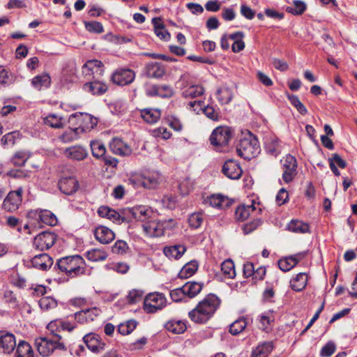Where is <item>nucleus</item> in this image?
<instances>
[{
	"instance_id": "nucleus-1",
	"label": "nucleus",
	"mask_w": 357,
	"mask_h": 357,
	"mask_svg": "<svg viewBox=\"0 0 357 357\" xmlns=\"http://www.w3.org/2000/svg\"><path fill=\"white\" fill-rule=\"evenodd\" d=\"M220 304V300L217 296L208 294L189 312L188 316L195 323L204 324L213 316Z\"/></svg>"
},
{
	"instance_id": "nucleus-2",
	"label": "nucleus",
	"mask_w": 357,
	"mask_h": 357,
	"mask_svg": "<svg viewBox=\"0 0 357 357\" xmlns=\"http://www.w3.org/2000/svg\"><path fill=\"white\" fill-rule=\"evenodd\" d=\"M56 266L67 276L73 278L86 273V263L79 255L66 256L57 260Z\"/></svg>"
},
{
	"instance_id": "nucleus-3",
	"label": "nucleus",
	"mask_w": 357,
	"mask_h": 357,
	"mask_svg": "<svg viewBox=\"0 0 357 357\" xmlns=\"http://www.w3.org/2000/svg\"><path fill=\"white\" fill-rule=\"evenodd\" d=\"M161 181V176L156 171H146L142 173H133L128 178V183L135 188L143 187L147 189L155 188Z\"/></svg>"
},
{
	"instance_id": "nucleus-4",
	"label": "nucleus",
	"mask_w": 357,
	"mask_h": 357,
	"mask_svg": "<svg viewBox=\"0 0 357 357\" xmlns=\"http://www.w3.org/2000/svg\"><path fill=\"white\" fill-rule=\"evenodd\" d=\"M238 155L245 160H250L260 152V146L257 139L250 134L239 141L236 147Z\"/></svg>"
},
{
	"instance_id": "nucleus-5",
	"label": "nucleus",
	"mask_w": 357,
	"mask_h": 357,
	"mask_svg": "<svg viewBox=\"0 0 357 357\" xmlns=\"http://www.w3.org/2000/svg\"><path fill=\"white\" fill-rule=\"evenodd\" d=\"M176 222L172 219L158 221L154 217L142 224L144 234L149 237H159L164 234L166 229H172Z\"/></svg>"
},
{
	"instance_id": "nucleus-6",
	"label": "nucleus",
	"mask_w": 357,
	"mask_h": 357,
	"mask_svg": "<svg viewBox=\"0 0 357 357\" xmlns=\"http://www.w3.org/2000/svg\"><path fill=\"white\" fill-rule=\"evenodd\" d=\"M61 336H39L36 339V345L39 354L49 356L56 349H63L64 345L59 342Z\"/></svg>"
},
{
	"instance_id": "nucleus-7",
	"label": "nucleus",
	"mask_w": 357,
	"mask_h": 357,
	"mask_svg": "<svg viewBox=\"0 0 357 357\" xmlns=\"http://www.w3.org/2000/svg\"><path fill=\"white\" fill-rule=\"evenodd\" d=\"M233 137L231 129L228 126L217 127L210 136L211 144L220 151L227 146Z\"/></svg>"
},
{
	"instance_id": "nucleus-8",
	"label": "nucleus",
	"mask_w": 357,
	"mask_h": 357,
	"mask_svg": "<svg viewBox=\"0 0 357 357\" xmlns=\"http://www.w3.org/2000/svg\"><path fill=\"white\" fill-rule=\"evenodd\" d=\"M69 122L75 123L79 132H86L93 129L97 124L96 119L87 113H75L69 116Z\"/></svg>"
},
{
	"instance_id": "nucleus-9",
	"label": "nucleus",
	"mask_w": 357,
	"mask_h": 357,
	"mask_svg": "<svg viewBox=\"0 0 357 357\" xmlns=\"http://www.w3.org/2000/svg\"><path fill=\"white\" fill-rule=\"evenodd\" d=\"M167 299L158 292L150 293L144 300V310L147 313H155L166 306Z\"/></svg>"
},
{
	"instance_id": "nucleus-10",
	"label": "nucleus",
	"mask_w": 357,
	"mask_h": 357,
	"mask_svg": "<svg viewBox=\"0 0 357 357\" xmlns=\"http://www.w3.org/2000/svg\"><path fill=\"white\" fill-rule=\"evenodd\" d=\"M135 77L136 73L133 70L128 68H119L112 73L110 80L117 86H124L132 83Z\"/></svg>"
},
{
	"instance_id": "nucleus-11",
	"label": "nucleus",
	"mask_w": 357,
	"mask_h": 357,
	"mask_svg": "<svg viewBox=\"0 0 357 357\" xmlns=\"http://www.w3.org/2000/svg\"><path fill=\"white\" fill-rule=\"evenodd\" d=\"M56 241V235L53 232L43 231L36 236L33 240V247L43 251L50 249Z\"/></svg>"
},
{
	"instance_id": "nucleus-12",
	"label": "nucleus",
	"mask_w": 357,
	"mask_h": 357,
	"mask_svg": "<svg viewBox=\"0 0 357 357\" xmlns=\"http://www.w3.org/2000/svg\"><path fill=\"white\" fill-rule=\"evenodd\" d=\"M23 189L19 187L16 190L10 191L3 202V208L8 211H15L18 209L22 201Z\"/></svg>"
},
{
	"instance_id": "nucleus-13",
	"label": "nucleus",
	"mask_w": 357,
	"mask_h": 357,
	"mask_svg": "<svg viewBox=\"0 0 357 357\" xmlns=\"http://www.w3.org/2000/svg\"><path fill=\"white\" fill-rule=\"evenodd\" d=\"M283 174L282 178L285 183H288L293 180L297 174V161L294 156L288 154L282 160Z\"/></svg>"
},
{
	"instance_id": "nucleus-14",
	"label": "nucleus",
	"mask_w": 357,
	"mask_h": 357,
	"mask_svg": "<svg viewBox=\"0 0 357 357\" xmlns=\"http://www.w3.org/2000/svg\"><path fill=\"white\" fill-rule=\"evenodd\" d=\"M129 213L133 218L144 223L150 220L155 216L153 210L146 206H137L128 210Z\"/></svg>"
},
{
	"instance_id": "nucleus-15",
	"label": "nucleus",
	"mask_w": 357,
	"mask_h": 357,
	"mask_svg": "<svg viewBox=\"0 0 357 357\" xmlns=\"http://www.w3.org/2000/svg\"><path fill=\"white\" fill-rule=\"evenodd\" d=\"M102 63L97 59L87 61L82 66V74L89 79L93 75H102L104 72Z\"/></svg>"
},
{
	"instance_id": "nucleus-16",
	"label": "nucleus",
	"mask_w": 357,
	"mask_h": 357,
	"mask_svg": "<svg viewBox=\"0 0 357 357\" xmlns=\"http://www.w3.org/2000/svg\"><path fill=\"white\" fill-rule=\"evenodd\" d=\"M77 326L75 324H71L61 319H57L50 321L48 324L47 328L51 332L52 335H57L58 333L61 332L70 333Z\"/></svg>"
},
{
	"instance_id": "nucleus-17",
	"label": "nucleus",
	"mask_w": 357,
	"mask_h": 357,
	"mask_svg": "<svg viewBox=\"0 0 357 357\" xmlns=\"http://www.w3.org/2000/svg\"><path fill=\"white\" fill-rule=\"evenodd\" d=\"M86 347L93 352L102 351L107 344L105 336H83Z\"/></svg>"
},
{
	"instance_id": "nucleus-18",
	"label": "nucleus",
	"mask_w": 357,
	"mask_h": 357,
	"mask_svg": "<svg viewBox=\"0 0 357 357\" xmlns=\"http://www.w3.org/2000/svg\"><path fill=\"white\" fill-rule=\"evenodd\" d=\"M59 188L65 195H70L79 188V182L74 176H64L59 181Z\"/></svg>"
},
{
	"instance_id": "nucleus-19",
	"label": "nucleus",
	"mask_w": 357,
	"mask_h": 357,
	"mask_svg": "<svg viewBox=\"0 0 357 357\" xmlns=\"http://www.w3.org/2000/svg\"><path fill=\"white\" fill-rule=\"evenodd\" d=\"M29 215L50 226H54L58 222L56 215L52 211L48 210L37 209L31 211L29 213Z\"/></svg>"
},
{
	"instance_id": "nucleus-20",
	"label": "nucleus",
	"mask_w": 357,
	"mask_h": 357,
	"mask_svg": "<svg viewBox=\"0 0 357 357\" xmlns=\"http://www.w3.org/2000/svg\"><path fill=\"white\" fill-rule=\"evenodd\" d=\"M109 149L112 153L121 156H127L131 154L132 149L121 138L114 137L109 143Z\"/></svg>"
},
{
	"instance_id": "nucleus-21",
	"label": "nucleus",
	"mask_w": 357,
	"mask_h": 357,
	"mask_svg": "<svg viewBox=\"0 0 357 357\" xmlns=\"http://www.w3.org/2000/svg\"><path fill=\"white\" fill-rule=\"evenodd\" d=\"M222 173L229 178L238 179L243 173L239 164L234 160L226 161L222 167Z\"/></svg>"
},
{
	"instance_id": "nucleus-22",
	"label": "nucleus",
	"mask_w": 357,
	"mask_h": 357,
	"mask_svg": "<svg viewBox=\"0 0 357 357\" xmlns=\"http://www.w3.org/2000/svg\"><path fill=\"white\" fill-rule=\"evenodd\" d=\"M95 238L102 244H108L115 238L114 231L109 228L100 225L93 231Z\"/></svg>"
},
{
	"instance_id": "nucleus-23",
	"label": "nucleus",
	"mask_w": 357,
	"mask_h": 357,
	"mask_svg": "<svg viewBox=\"0 0 357 357\" xmlns=\"http://www.w3.org/2000/svg\"><path fill=\"white\" fill-rule=\"evenodd\" d=\"M31 266L40 271H47L53 264L52 258L46 253L34 256L31 260Z\"/></svg>"
},
{
	"instance_id": "nucleus-24",
	"label": "nucleus",
	"mask_w": 357,
	"mask_h": 357,
	"mask_svg": "<svg viewBox=\"0 0 357 357\" xmlns=\"http://www.w3.org/2000/svg\"><path fill=\"white\" fill-rule=\"evenodd\" d=\"M258 327L264 333H269L273 326V322L275 320V312L269 310L261 313L258 317Z\"/></svg>"
},
{
	"instance_id": "nucleus-25",
	"label": "nucleus",
	"mask_w": 357,
	"mask_h": 357,
	"mask_svg": "<svg viewBox=\"0 0 357 357\" xmlns=\"http://www.w3.org/2000/svg\"><path fill=\"white\" fill-rule=\"evenodd\" d=\"M63 154L70 160L80 161L87 157L88 152L83 146L76 145L66 148L63 151Z\"/></svg>"
},
{
	"instance_id": "nucleus-26",
	"label": "nucleus",
	"mask_w": 357,
	"mask_h": 357,
	"mask_svg": "<svg viewBox=\"0 0 357 357\" xmlns=\"http://www.w3.org/2000/svg\"><path fill=\"white\" fill-rule=\"evenodd\" d=\"M107 84L100 82H89L83 85V90L93 95H102L107 91Z\"/></svg>"
},
{
	"instance_id": "nucleus-27",
	"label": "nucleus",
	"mask_w": 357,
	"mask_h": 357,
	"mask_svg": "<svg viewBox=\"0 0 357 357\" xmlns=\"http://www.w3.org/2000/svg\"><path fill=\"white\" fill-rule=\"evenodd\" d=\"M185 251L186 248L183 245L166 246L163 249L164 255L170 259L181 258Z\"/></svg>"
},
{
	"instance_id": "nucleus-28",
	"label": "nucleus",
	"mask_w": 357,
	"mask_h": 357,
	"mask_svg": "<svg viewBox=\"0 0 357 357\" xmlns=\"http://www.w3.org/2000/svg\"><path fill=\"white\" fill-rule=\"evenodd\" d=\"M307 281V275L305 273H299L291 278L290 286L293 290L301 291L305 288Z\"/></svg>"
},
{
	"instance_id": "nucleus-29",
	"label": "nucleus",
	"mask_w": 357,
	"mask_h": 357,
	"mask_svg": "<svg viewBox=\"0 0 357 357\" xmlns=\"http://www.w3.org/2000/svg\"><path fill=\"white\" fill-rule=\"evenodd\" d=\"M147 76L151 78L159 79L165 74L164 66L160 63L154 62L149 63L146 67Z\"/></svg>"
},
{
	"instance_id": "nucleus-30",
	"label": "nucleus",
	"mask_w": 357,
	"mask_h": 357,
	"mask_svg": "<svg viewBox=\"0 0 357 357\" xmlns=\"http://www.w3.org/2000/svg\"><path fill=\"white\" fill-rule=\"evenodd\" d=\"M165 327L167 331L179 335L183 333L186 331L187 323L186 321L181 320L172 319L168 321L165 324Z\"/></svg>"
},
{
	"instance_id": "nucleus-31",
	"label": "nucleus",
	"mask_w": 357,
	"mask_h": 357,
	"mask_svg": "<svg viewBox=\"0 0 357 357\" xmlns=\"http://www.w3.org/2000/svg\"><path fill=\"white\" fill-rule=\"evenodd\" d=\"M15 336H0V352L10 354L16 347Z\"/></svg>"
},
{
	"instance_id": "nucleus-32",
	"label": "nucleus",
	"mask_w": 357,
	"mask_h": 357,
	"mask_svg": "<svg viewBox=\"0 0 357 357\" xmlns=\"http://www.w3.org/2000/svg\"><path fill=\"white\" fill-rule=\"evenodd\" d=\"M265 149L269 154L277 156L281 152L280 142L274 137H267L265 141Z\"/></svg>"
},
{
	"instance_id": "nucleus-33",
	"label": "nucleus",
	"mask_w": 357,
	"mask_h": 357,
	"mask_svg": "<svg viewBox=\"0 0 357 357\" xmlns=\"http://www.w3.org/2000/svg\"><path fill=\"white\" fill-rule=\"evenodd\" d=\"M50 84L51 78L47 74L37 75L31 79V85L38 91L47 89Z\"/></svg>"
},
{
	"instance_id": "nucleus-34",
	"label": "nucleus",
	"mask_w": 357,
	"mask_h": 357,
	"mask_svg": "<svg viewBox=\"0 0 357 357\" xmlns=\"http://www.w3.org/2000/svg\"><path fill=\"white\" fill-rule=\"evenodd\" d=\"M161 113L159 109L146 108L141 110L142 118L149 123H154L160 118Z\"/></svg>"
},
{
	"instance_id": "nucleus-35",
	"label": "nucleus",
	"mask_w": 357,
	"mask_h": 357,
	"mask_svg": "<svg viewBox=\"0 0 357 357\" xmlns=\"http://www.w3.org/2000/svg\"><path fill=\"white\" fill-rule=\"evenodd\" d=\"M273 349V342L259 344L252 353L251 357H267Z\"/></svg>"
},
{
	"instance_id": "nucleus-36",
	"label": "nucleus",
	"mask_w": 357,
	"mask_h": 357,
	"mask_svg": "<svg viewBox=\"0 0 357 357\" xmlns=\"http://www.w3.org/2000/svg\"><path fill=\"white\" fill-rule=\"evenodd\" d=\"M210 206L217 208H225L229 207V199L221 195H213L208 199Z\"/></svg>"
},
{
	"instance_id": "nucleus-37",
	"label": "nucleus",
	"mask_w": 357,
	"mask_h": 357,
	"mask_svg": "<svg viewBox=\"0 0 357 357\" xmlns=\"http://www.w3.org/2000/svg\"><path fill=\"white\" fill-rule=\"evenodd\" d=\"M31 153L27 151H18L14 153L10 162L15 167H22L31 157Z\"/></svg>"
},
{
	"instance_id": "nucleus-38",
	"label": "nucleus",
	"mask_w": 357,
	"mask_h": 357,
	"mask_svg": "<svg viewBox=\"0 0 357 357\" xmlns=\"http://www.w3.org/2000/svg\"><path fill=\"white\" fill-rule=\"evenodd\" d=\"M202 284L197 282H188L183 286V290L185 293L186 296L194 298L202 290Z\"/></svg>"
},
{
	"instance_id": "nucleus-39",
	"label": "nucleus",
	"mask_w": 357,
	"mask_h": 357,
	"mask_svg": "<svg viewBox=\"0 0 357 357\" xmlns=\"http://www.w3.org/2000/svg\"><path fill=\"white\" fill-rule=\"evenodd\" d=\"M198 268V264L196 261H190L185 264L178 273V277L186 279L192 276Z\"/></svg>"
},
{
	"instance_id": "nucleus-40",
	"label": "nucleus",
	"mask_w": 357,
	"mask_h": 357,
	"mask_svg": "<svg viewBox=\"0 0 357 357\" xmlns=\"http://www.w3.org/2000/svg\"><path fill=\"white\" fill-rule=\"evenodd\" d=\"M233 95L231 89L227 86L218 89L216 92L218 100L222 105L229 103L233 98Z\"/></svg>"
},
{
	"instance_id": "nucleus-41",
	"label": "nucleus",
	"mask_w": 357,
	"mask_h": 357,
	"mask_svg": "<svg viewBox=\"0 0 357 357\" xmlns=\"http://www.w3.org/2000/svg\"><path fill=\"white\" fill-rule=\"evenodd\" d=\"M244 33L242 31H237L229 35V38L234 40L231 45V49L234 52H239L245 48V43L243 40Z\"/></svg>"
},
{
	"instance_id": "nucleus-42",
	"label": "nucleus",
	"mask_w": 357,
	"mask_h": 357,
	"mask_svg": "<svg viewBox=\"0 0 357 357\" xmlns=\"http://www.w3.org/2000/svg\"><path fill=\"white\" fill-rule=\"evenodd\" d=\"M287 229L294 233H306L309 230L307 224L298 220H292L287 226Z\"/></svg>"
},
{
	"instance_id": "nucleus-43",
	"label": "nucleus",
	"mask_w": 357,
	"mask_h": 357,
	"mask_svg": "<svg viewBox=\"0 0 357 357\" xmlns=\"http://www.w3.org/2000/svg\"><path fill=\"white\" fill-rule=\"evenodd\" d=\"M16 357H33L31 345L25 341H20L17 347Z\"/></svg>"
},
{
	"instance_id": "nucleus-44",
	"label": "nucleus",
	"mask_w": 357,
	"mask_h": 357,
	"mask_svg": "<svg viewBox=\"0 0 357 357\" xmlns=\"http://www.w3.org/2000/svg\"><path fill=\"white\" fill-rule=\"evenodd\" d=\"M307 5L303 1L294 0L293 6H287L286 8V11L294 15H300L305 11Z\"/></svg>"
},
{
	"instance_id": "nucleus-45",
	"label": "nucleus",
	"mask_w": 357,
	"mask_h": 357,
	"mask_svg": "<svg viewBox=\"0 0 357 357\" xmlns=\"http://www.w3.org/2000/svg\"><path fill=\"white\" fill-rule=\"evenodd\" d=\"M255 209L253 204L241 205L236 209V218L238 220L243 221L246 220L250 215V213Z\"/></svg>"
},
{
	"instance_id": "nucleus-46",
	"label": "nucleus",
	"mask_w": 357,
	"mask_h": 357,
	"mask_svg": "<svg viewBox=\"0 0 357 357\" xmlns=\"http://www.w3.org/2000/svg\"><path fill=\"white\" fill-rule=\"evenodd\" d=\"M204 92V88L200 85H192L185 89L182 94L185 98H195L202 96Z\"/></svg>"
},
{
	"instance_id": "nucleus-47",
	"label": "nucleus",
	"mask_w": 357,
	"mask_h": 357,
	"mask_svg": "<svg viewBox=\"0 0 357 357\" xmlns=\"http://www.w3.org/2000/svg\"><path fill=\"white\" fill-rule=\"evenodd\" d=\"M44 123L51 128H61L63 126V119L52 114L44 119Z\"/></svg>"
},
{
	"instance_id": "nucleus-48",
	"label": "nucleus",
	"mask_w": 357,
	"mask_h": 357,
	"mask_svg": "<svg viewBox=\"0 0 357 357\" xmlns=\"http://www.w3.org/2000/svg\"><path fill=\"white\" fill-rule=\"evenodd\" d=\"M137 322L134 319L128 320L118 326V332L121 335H129L136 328Z\"/></svg>"
},
{
	"instance_id": "nucleus-49",
	"label": "nucleus",
	"mask_w": 357,
	"mask_h": 357,
	"mask_svg": "<svg viewBox=\"0 0 357 357\" xmlns=\"http://www.w3.org/2000/svg\"><path fill=\"white\" fill-rule=\"evenodd\" d=\"M221 271L227 278H234L236 275L234 264L231 259L225 260L221 264Z\"/></svg>"
},
{
	"instance_id": "nucleus-50",
	"label": "nucleus",
	"mask_w": 357,
	"mask_h": 357,
	"mask_svg": "<svg viewBox=\"0 0 357 357\" xmlns=\"http://www.w3.org/2000/svg\"><path fill=\"white\" fill-rule=\"evenodd\" d=\"M245 319L241 318L234 321L229 326V332L231 335H238L244 331L247 326Z\"/></svg>"
},
{
	"instance_id": "nucleus-51",
	"label": "nucleus",
	"mask_w": 357,
	"mask_h": 357,
	"mask_svg": "<svg viewBox=\"0 0 357 357\" xmlns=\"http://www.w3.org/2000/svg\"><path fill=\"white\" fill-rule=\"evenodd\" d=\"M107 257V253L100 249H92L86 252L87 259L92 261H104Z\"/></svg>"
},
{
	"instance_id": "nucleus-52",
	"label": "nucleus",
	"mask_w": 357,
	"mask_h": 357,
	"mask_svg": "<svg viewBox=\"0 0 357 357\" xmlns=\"http://www.w3.org/2000/svg\"><path fill=\"white\" fill-rule=\"evenodd\" d=\"M79 132L75 128H68L59 136V139L63 143L73 142L78 138Z\"/></svg>"
},
{
	"instance_id": "nucleus-53",
	"label": "nucleus",
	"mask_w": 357,
	"mask_h": 357,
	"mask_svg": "<svg viewBox=\"0 0 357 357\" xmlns=\"http://www.w3.org/2000/svg\"><path fill=\"white\" fill-rule=\"evenodd\" d=\"M21 138V134L19 131H13L3 136L1 143L3 145L13 146L16 141Z\"/></svg>"
},
{
	"instance_id": "nucleus-54",
	"label": "nucleus",
	"mask_w": 357,
	"mask_h": 357,
	"mask_svg": "<svg viewBox=\"0 0 357 357\" xmlns=\"http://www.w3.org/2000/svg\"><path fill=\"white\" fill-rule=\"evenodd\" d=\"M91 148L93 155L97 158H102L105 155V146L99 141L91 142Z\"/></svg>"
},
{
	"instance_id": "nucleus-55",
	"label": "nucleus",
	"mask_w": 357,
	"mask_h": 357,
	"mask_svg": "<svg viewBox=\"0 0 357 357\" xmlns=\"http://www.w3.org/2000/svg\"><path fill=\"white\" fill-rule=\"evenodd\" d=\"M39 305L42 310H49L57 306V301L52 297L44 296L40 299Z\"/></svg>"
},
{
	"instance_id": "nucleus-56",
	"label": "nucleus",
	"mask_w": 357,
	"mask_h": 357,
	"mask_svg": "<svg viewBox=\"0 0 357 357\" xmlns=\"http://www.w3.org/2000/svg\"><path fill=\"white\" fill-rule=\"evenodd\" d=\"M288 99L291 104L297 109V111L302 115L307 113V109L305 106L300 101L298 96L295 95H289Z\"/></svg>"
},
{
	"instance_id": "nucleus-57",
	"label": "nucleus",
	"mask_w": 357,
	"mask_h": 357,
	"mask_svg": "<svg viewBox=\"0 0 357 357\" xmlns=\"http://www.w3.org/2000/svg\"><path fill=\"white\" fill-rule=\"evenodd\" d=\"M194 187V183L190 178H185L180 181L178 188L181 194L183 195H188Z\"/></svg>"
},
{
	"instance_id": "nucleus-58",
	"label": "nucleus",
	"mask_w": 357,
	"mask_h": 357,
	"mask_svg": "<svg viewBox=\"0 0 357 357\" xmlns=\"http://www.w3.org/2000/svg\"><path fill=\"white\" fill-rule=\"evenodd\" d=\"M204 220V215L202 213H195L190 215L188 222L190 227L197 229L201 226Z\"/></svg>"
},
{
	"instance_id": "nucleus-59",
	"label": "nucleus",
	"mask_w": 357,
	"mask_h": 357,
	"mask_svg": "<svg viewBox=\"0 0 357 357\" xmlns=\"http://www.w3.org/2000/svg\"><path fill=\"white\" fill-rule=\"evenodd\" d=\"M85 29L91 33H101L104 31L103 26L99 22H84Z\"/></svg>"
},
{
	"instance_id": "nucleus-60",
	"label": "nucleus",
	"mask_w": 357,
	"mask_h": 357,
	"mask_svg": "<svg viewBox=\"0 0 357 357\" xmlns=\"http://www.w3.org/2000/svg\"><path fill=\"white\" fill-rule=\"evenodd\" d=\"M296 264L290 256L286 257L278 261V266L284 272L290 271Z\"/></svg>"
},
{
	"instance_id": "nucleus-61",
	"label": "nucleus",
	"mask_w": 357,
	"mask_h": 357,
	"mask_svg": "<svg viewBox=\"0 0 357 357\" xmlns=\"http://www.w3.org/2000/svg\"><path fill=\"white\" fill-rule=\"evenodd\" d=\"M336 350V345L333 341L327 342L321 349L320 356L321 357H330Z\"/></svg>"
},
{
	"instance_id": "nucleus-62",
	"label": "nucleus",
	"mask_w": 357,
	"mask_h": 357,
	"mask_svg": "<svg viewBox=\"0 0 357 357\" xmlns=\"http://www.w3.org/2000/svg\"><path fill=\"white\" fill-rule=\"evenodd\" d=\"M13 82V76L3 66H0V84H10Z\"/></svg>"
},
{
	"instance_id": "nucleus-63",
	"label": "nucleus",
	"mask_w": 357,
	"mask_h": 357,
	"mask_svg": "<svg viewBox=\"0 0 357 357\" xmlns=\"http://www.w3.org/2000/svg\"><path fill=\"white\" fill-rule=\"evenodd\" d=\"M5 224L10 228L16 229L18 231H21L22 224L21 221L19 218L13 216L8 215L5 217Z\"/></svg>"
},
{
	"instance_id": "nucleus-64",
	"label": "nucleus",
	"mask_w": 357,
	"mask_h": 357,
	"mask_svg": "<svg viewBox=\"0 0 357 357\" xmlns=\"http://www.w3.org/2000/svg\"><path fill=\"white\" fill-rule=\"evenodd\" d=\"M144 295V292L141 290L132 289L130 291L128 296H126V299L128 303L134 304L139 302Z\"/></svg>"
}]
</instances>
